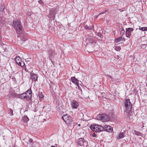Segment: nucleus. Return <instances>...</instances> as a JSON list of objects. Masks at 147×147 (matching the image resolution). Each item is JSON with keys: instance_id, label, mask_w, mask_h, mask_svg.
I'll list each match as a JSON object with an SVG mask.
<instances>
[{"instance_id": "nucleus-24", "label": "nucleus", "mask_w": 147, "mask_h": 147, "mask_svg": "<svg viewBox=\"0 0 147 147\" xmlns=\"http://www.w3.org/2000/svg\"><path fill=\"white\" fill-rule=\"evenodd\" d=\"M85 28L87 30L92 29V28L91 26H88L87 25H86L85 26Z\"/></svg>"}, {"instance_id": "nucleus-19", "label": "nucleus", "mask_w": 147, "mask_h": 147, "mask_svg": "<svg viewBox=\"0 0 147 147\" xmlns=\"http://www.w3.org/2000/svg\"><path fill=\"white\" fill-rule=\"evenodd\" d=\"M84 140L82 138H80L79 139V141L78 142V145L80 146H83L84 142Z\"/></svg>"}, {"instance_id": "nucleus-38", "label": "nucleus", "mask_w": 147, "mask_h": 147, "mask_svg": "<svg viewBox=\"0 0 147 147\" xmlns=\"http://www.w3.org/2000/svg\"><path fill=\"white\" fill-rule=\"evenodd\" d=\"M105 12H102L101 13H100L99 14V15H101V14H103L104 13H105Z\"/></svg>"}, {"instance_id": "nucleus-9", "label": "nucleus", "mask_w": 147, "mask_h": 147, "mask_svg": "<svg viewBox=\"0 0 147 147\" xmlns=\"http://www.w3.org/2000/svg\"><path fill=\"white\" fill-rule=\"evenodd\" d=\"M22 61L20 58L19 57H17L16 58V63L19 65L21 67L24 66L25 65V63L21 61Z\"/></svg>"}, {"instance_id": "nucleus-26", "label": "nucleus", "mask_w": 147, "mask_h": 147, "mask_svg": "<svg viewBox=\"0 0 147 147\" xmlns=\"http://www.w3.org/2000/svg\"><path fill=\"white\" fill-rule=\"evenodd\" d=\"M28 39V38L26 36H24L21 39L22 40V41H24V42H25L26 40H27Z\"/></svg>"}, {"instance_id": "nucleus-5", "label": "nucleus", "mask_w": 147, "mask_h": 147, "mask_svg": "<svg viewBox=\"0 0 147 147\" xmlns=\"http://www.w3.org/2000/svg\"><path fill=\"white\" fill-rule=\"evenodd\" d=\"M63 119L67 125H69L72 122V118L69 115L67 114L63 115L62 117Z\"/></svg>"}, {"instance_id": "nucleus-6", "label": "nucleus", "mask_w": 147, "mask_h": 147, "mask_svg": "<svg viewBox=\"0 0 147 147\" xmlns=\"http://www.w3.org/2000/svg\"><path fill=\"white\" fill-rule=\"evenodd\" d=\"M97 119L98 120H101L104 121H108L109 119L108 116L105 114H101L98 115L97 117Z\"/></svg>"}, {"instance_id": "nucleus-3", "label": "nucleus", "mask_w": 147, "mask_h": 147, "mask_svg": "<svg viewBox=\"0 0 147 147\" xmlns=\"http://www.w3.org/2000/svg\"><path fill=\"white\" fill-rule=\"evenodd\" d=\"M90 128L93 131L96 132H100L104 130L103 127L98 125H94L90 126Z\"/></svg>"}, {"instance_id": "nucleus-4", "label": "nucleus", "mask_w": 147, "mask_h": 147, "mask_svg": "<svg viewBox=\"0 0 147 147\" xmlns=\"http://www.w3.org/2000/svg\"><path fill=\"white\" fill-rule=\"evenodd\" d=\"M24 93L25 95L23 96L22 99L28 100L32 98V92L31 88L29 89Z\"/></svg>"}, {"instance_id": "nucleus-39", "label": "nucleus", "mask_w": 147, "mask_h": 147, "mask_svg": "<svg viewBox=\"0 0 147 147\" xmlns=\"http://www.w3.org/2000/svg\"><path fill=\"white\" fill-rule=\"evenodd\" d=\"M12 79L15 82L16 81V78L15 77L13 78H12Z\"/></svg>"}, {"instance_id": "nucleus-34", "label": "nucleus", "mask_w": 147, "mask_h": 147, "mask_svg": "<svg viewBox=\"0 0 147 147\" xmlns=\"http://www.w3.org/2000/svg\"><path fill=\"white\" fill-rule=\"evenodd\" d=\"M38 2L39 3L42 4L43 3V2L42 0H40L38 1Z\"/></svg>"}, {"instance_id": "nucleus-25", "label": "nucleus", "mask_w": 147, "mask_h": 147, "mask_svg": "<svg viewBox=\"0 0 147 147\" xmlns=\"http://www.w3.org/2000/svg\"><path fill=\"white\" fill-rule=\"evenodd\" d=\"M83 146L84 147H87L88 146V143L87 142L85 141V140L83 143Z\"/></svg>"}, {"instance_id": "nucleus-29", "label": "nucleus", "mask_w": 147, "mask_h": 147, "mask_svg": "<svg viewBox=\"0 0 147 147\" xmlns=\"http://www.w3.org/2000/svg\"><path fill=\"white\" fill-rule=\"evenodd\" d=\"M24 95H25L24 93H22L19 95V98L20 99H23V97L24 96Z\"/></svg>"}, {"instance_id": "nucleus-42", "label": "nucleus", "mask_w": 147, "mask_h": 147, "mask_svg": "<svg viewBox=\"0 0 147 147\" xmlns=\"http://www.w3.org/2000/svg\"><path fill=\"white\" fill-rule=\"evenodd\" d=\"M24 69L26 71H27V69H26V67H25V69Z\"/></svg>"}, {"instance_id": "nucleus-32", "label": "nucleus", "mask_w": 147, "mask_h": 147, "mask_svg": "<svg viewBox=\"0 0 147 147\" xmlns=\"http://www.w3.org/2000/svg\"><path fill=\"white\" fill-rule=\"evenodd\" d=\"M97 35L101 38H102L103 37L102 35L100 33H98L97 34Z\"/></svg>"}, {"instance_id": "nucleus-36", "label": "nucleus", "mask_w": 147, "mask_h": 147, "mask_svg": "<svg viewBox=\"0 0 147 147\" xmlns=\"http://www.w3.org/2000/svg\"><path fill=\"white\" fill-rule=\"evenodd\" d=\"M79 88V87H80V86L79 85V83H78V82L77 83H76V84H75Z\"/></svg>"}, {"instance_id": "nucleus-12", "label": "nucleus", "mask_w": 147, "mask_h": 147, "mask_svg": "<svg viewBox=\"0 0 147 147\" xmlns=\"http://www.w3.org/2000/svg\"><path fill=\"white\" fill-rule=\"evenodd\" d=\"M104 130L107 132H110L112 131L113 128L107 125H105L103 127Z\"/></svg>"}, {"instance_id": "nucleus-43", "label": "nucleus", "mask_w": 147, "mask_h": 147, "mask_svg": "<svg viewBox=\"0 0 147 147\" xmlns=\"http://www.w3.org/2000/svg\"><path fill=\"white\" fill-rule=\"evenodd\" d=\"M99 16H100V15H98L96 17V18H98V17Z\"/></svg>"}, {"instance_id": "nucleus-46", "label": "nucleus", "mask_w": 147, "mask_h": 147, "mask_svg": "<svg viewBox=\"0 0 147 147\" xmlns=\"http://www.w3.org/2000/svg\"><path fill=\"white\" fill-rule=\"evenodd\" d=\"M78 125L80 126V124H78Z\"/></svg>"}, {"instance_id": "nucleus-41", "label": "nucleus", "mask_w": 147, "mask_h": 147, "mask_svg": "<svg viewBox=\"0 0 147 147\" xmlns=\"http://www.w3.org/2000/svg\"><path fill=\"white\" fill-rule=\"evenodd\" d=\"M122 41H125V39L124 38H122Z\"/></svg>"}, {"instance_id": "nucleus-18", "label": "nucleus", "mask_w": 147, "mask_h": 147, "mask_svg": "<svg viewBox=\"0 0 147 147\" xmlns=\"http://www.w3.org/2000/svg\"><path fill=\"white\" fill-rule=\"evenodd\" d=\"M29 118L26 115H24L23 117L22 121L25 123H26L28 121Z\"/></svg>"}, {"instance_id": "nucleus-45", "label": "nucleus", "mask_w": 147, "mask_h": 147, "mask_svg": "<svg viewBox=\"0 0 147 147\" xmlns=\"http://www.w3.org/2000/svg\"><path fill=\"white\" fill-rule=\"evenodd\" d=\"M51 147H55V146H51Z\"/></svg>"}, {"instance_id": "nucleus-8", "label": "nucleus", "mask_w": 147, "mask_h": 147, "mask_svg": "<svg viewBox=\"0 0 147 147\" xmlns=\"http://www.w3.org/2000/svg\"><path fill=\"white\" fill-rule=\"evenodd\" d=\"M38 76L37 74H34L31 72L30 74V79L32 82H35L37 81Z\"/></svg>"}, {"instance_id": "nucleus-17", "label": "nucleus", "mask_w": 147, "mask_h": 147, "mask_svg": "<svg viewBox=\"0 0 147 147\" xmlns=\"http://www.w3.org/2000/svg\"><path fill=\"white\" fill-rule=\"evenodd\" d=\"M124 134L125 133H123V132L120 133L119 134L118 136L117 137V139H120L121 138H123L125 136L124 135Z\"/></svg>"}, {"instance_id": "nucleus-33", "label": "nucleus", "mask_w": 147, "mask_h": 147, "mask_svg": "<svg viewBox=\"0 0 147 147\" xmlns=\"http://www.w3.org/2000/svg\"><path fill=\"white\" fill-rule=\"evenodd\" d=\"M2 46H3V47L5 49H4V50L5 51V50L6 49V45H5V44H3V45H2Z\"/></svg>"}, {"instance_id": "nucleus-20", "label": "nucleus", "mask_w": 147, "mask_h": 147, "mask_svg": "<svg viewBox=\"0 0 147 147\" xmlns=\"http://www.w3.org/2000/svg\"><path fill=\"white\" fill-rule=\"evenodd\" d=\"M122 37L121 36L119 37L116 38L115 40V42L116 43H117L120 42L122 40Z\"/></svg>"}, {"instance_id": "nucleus-13", "label": "nucleus", "mask_w": 147, "mask_h": 147, "mask_svg": "<svg viewBox=\"0 0 147 147\" xmlns=\"http://www.w3.org/2000/svg\"><path fill=\"white\" fill-rule=\"evenodd\" d=\"M94 37L93 36H88V38L86 39V40L88 41L89 42L91 43H93L95 42L94 40Z\"/></svg>"}, {"instance_id": "nucleus-37", "label": "nucleus", "mask_w": 147, "mask_h": 147, "mask_svg": "<svg viewBox=\"0 0 147 147\" xmlns=\"http://www.w3.org/2000/svg\"><path fill=\"white\" fill-rule=\"evenodd\" d=\"M33 140L31 138H30L29 139V141L30 142H32Z\"/></svg>"}, {"instance_id": "nucleus-21", "label": "nucleus", "mask_w": 147, "mask_h": 147, "mask_svg": "<svg viewBox=\"0 0 147 147\" xmlns=\"http://www.w3.org/2000/svg\"><path fill=\"white\" fill-rule=\"evenodd\" d=\"M4 8L3 4L0 2V11H3L4 9Z\"/></svg>"}, {"instance_id": "nucleus-2", "label": "nucleus", "mask_w": 147, "mask_h": 147, "mask_svg": "<svg viewBox=\"0 0 147 147\" xmlns=\"http://www.w3.org/2000/svg\"><path fill=\"white\" fill-rule=\"evenodd\" d=\"M124 106L127 113H129L131 111V104L129 99H126L124 102Z\"/></svg>"}, {"instance_id": "nucleus-7", "label": "nucleus", "mask_w": 147, "mask_h": 147, "mask_svg": "<svg viewBox=\"0 0 147 147\" xmlns=\"http://www.w3.org/2000/svg\"><path fill=\"white\" fill-rule=\"evenodd\" d=\"M125 35L126 37L129 38H130L131 33L133 31L134 29L133 28H129L125 29Z\"/></svg>"}, {"instance_id": "nucleus-11", "label": "nucleus", "mask_w": 147, "mask_h": 147, "mask_svg": "<svg viewBox=\"0 0 147 147\" xmlns=\"http://www.w3.org/2000/svg\"><path fill=\"white\" fill-rule=\"evenodd\" d=\"M49 58L51 60L53 58L54 56L56 55L53 49H51L48 51Z\"/></svg>"}, {"instance_id": "nucleus-30", "label": "nucleus", "mask_w": 147, "mask_h": 147, "mask_svg": "<svg viewBox=\"0 0 147 147\" xmlns=\"http://www.w3.org/2000/svg\"><path fill=\"white\" fill-rule=\"evenodd\" d=\"M13 111L12 109H9V113L10 115H11V116H12L13 115Z\"/></svg>"}, {"instance_id": "nucleus-28", "label": "nucleus", "mask_w": 147, "mask_h": 147, "mask_svg": "<svg viewBox=\"0 0 147 147\" xmlns=\"http://www.w3.org/2000/svg\"><path fill=\"white\" fill-rule=\"evenodd\" d=\"M4 18L3 17H0V24L3 23L4 21Z\"/></svg>"}, {"instance_id": "nucleus-23", "label": "nucleus", "mask_w": 147, "mask_h": 147, "mask_svg": "<svg viewBox=\"0 0 147 147\" xmlns=\"http://www.w3.org/2000/svg\"><path fill=\"white\" fill-rule=\"evenodd\" d=\"M125 32L123 28L121 31L120 34L121 36L124 35L125 34Z\"/></svg>"}, {"instance_id": "nucleus-16", "label": "nucleus", "mask_w": 147, "mask_h": 147, "mask_svg": "<svg viewBox=\"0 0 147 147\" xmlns=\"http://www.w3.org/2000/svg\"><path fill=\"white\" fill-rule=\"evenodd\" d=\"M71 81L72 82L74 83L75 84L78 83L79 80L76 78L75 77H73L71 78Z\"/></svg>"}, {"instance_id": "nucleus-14", "label": "nucleus", "mask_w": 147, "mask_h": 147, "mask_svg": "<svg viewBox=\"0 0 147 147\" xmlns=\"http://www.w3.org/2000/svg\"><path fill=\"white\" fill-rule=\"evenodd\" d=\"M132 132L136 136L142 137V134L139 131H137L135 130H134L132 131Z\"/></svg>"}, {"instance_id": "nucleus-31", "label": "nucleus", "mask_w": 147, "mask_h": 147, "mask_svg": "<svg viewBox=\"0 0 147 147\" xmlns=\"http://www.w3.org/2000/svg\"><path fill=\"white\" fill-rule=\"evenodd\" d=\"M39 97L40 98H42L44 96L42 94V92H41L39 94Z\"/></svg>"}, {"instance_id": "nucleus-22", "label": "nucleus", "mask_w": 147, "mask_h": 147, "mask_svg": "<svg viewBox=\"0 0 147 147\" xmlns=\"http://www.w3.org/2000/svg\"><path fill=\"white\" fill-rule=\"evenodd\" d=\"M139 29L142 31H147V27H141L139 26Z\"/></svg>"}, {"instance_id": "nucleus-10", "label": "nucleus", "mask_w": 147, "mask_h": 147, "mask_svg": "<svg viewBox=\"0 0 147 147\" xmlns=\"http://www.w3.org/2000/svg\"><path fill=\"white\" fill-rule=\"evenodd\" d=\"M71 107L73 109H77L79 106V103L76 101L72 100L70 103Z\"/></svg>"}, {"instance_id": "nucleus-1", "label": "nucleus", "mask_w": 147, "mask_h": 147, "mask_svg": "<svg viewBox=\"0 0 147 147\" xmlns=\"http://www.w3.org/2000/svg\"><path fill=\"white\" fill-rule=\"evenodd\" d=\"M12 25L18 34H20L23 30L21 22L18 20H14Z\"/></svg>"}, {"instance_id": "nucleus-27", "label": "nucleus", "mask_w": 147, "mask_h": 147, "mask_svg": "<svg viewBox=\"0 0 147 147\" xmlns=\"http://www.w3.org/2000/svg\"><path fill=\"white\" fill-rule=\"evenodd\" d=\"M14 91H13L12 92H11V91H10L9 93V95H11L9 96H14Z\"/></svg>"}, {"instance_id": "nucleus-44", "label": "nucleus", "mask_w": 147, "mask_h": 147, "mask_svg": "<svg viewBox=\"0 0 147 147\" xmlns=\"http://www.w3.org/2000/svg\"><path fill=\"white\" fill-rule=\"evenodd\" d=\"M109 77L110 78H111V76H109Z\"/></svg>"}, {"instance_id": "nucleus-40", "label": "nucleus", "mask_w": 147, "mask_h": 147, "mask_svg": "<svg viewBox=\"0 0 147 147\" xmlns=\"http://www.w3.org/2000/svg\"><path fill=\"white\" fill-rule=\"evenodd\" d=\"M109 68L110 69H114V68L112 66H110L109 67Z\"/></svg>"}, {"instance_id": "nucleus-15", "label": "nucleus", "mask_w": 147, "mask_h": 147, "mask_svg": "<svg viewBox=\"0 0 147 147\" xmlns=\"http://www.w3.org/2000/svg\"><path fill=\"white\" fill-rule=\"evenodd\" d=\"M49 14V18L51 19H54L55 17V14L53 13L51 10H50Z\"/></svg>"}, {"instance_id": "nucleus-35", "label": "nucleus", "mask_w": 147, "mask_h": 147, "mask_svg": "<svg viewBox=\"0 0 147 147\" xmlns=\"http://www.w3.org/2000/svg\"><path fill=\"white\" fill-rule=\"evenodd\" d=\"M92 136L93 137H96V134L94 133H93L92 134Z\"/></svg>"}]
</instances>
